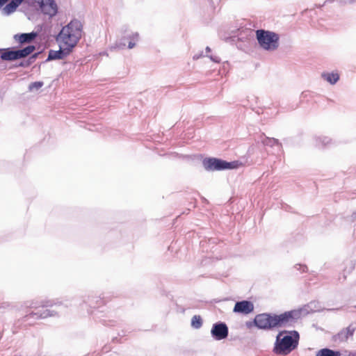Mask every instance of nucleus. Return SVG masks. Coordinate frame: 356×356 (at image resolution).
I'll return each mask as SVG.
<instances>
[{
    "label": "nucleus",
    "mask_w": 356,
    "mask_h": 356,
    "mask_svg": "<svg viewBox=\"0 0 356 356\" xmlns=\"http://www.w3.org/2000/svg\"><path fill=\"white\" fill-rule=\"evenodd\" d=\"M139 38L140 35L137 31L124 26L118 31L114 47L118 49H132L137 46Z\"/></svg>",
    "instance_id": "7ed1b4c3"
},
{
    "label": "nucleus",
    "mask_w": 356,
    "mask_h": 356,
    "mask_svg": "<svg viewBox=\"0 0 356 356\" xmlns=\"http://www.w3.org/2000/svg\"><path fill=\"white\" fill-rule=\"evenodd\" d=\"M211 333L216 339L220 340L227 337L228 329L225 324L218 323L213 325Z\"/></svg>",
    "instance_id": "1a4fd4ad"
},
{
    "label": "nucleus",
    "mask_w": 356,
    "mask_h": 356,
    "mask_svg": "<svg viewBox=\"0 0 356 356\" xmlns=\"http://www.w3.org/2000/svg\"><path fill=\"white\" fill-rule=\"evenodd\" d=\"M316 356H340V353L327 348H323L320 350Z\"/></svg>",
    "instance_id": "2eb2a0df"
},
{
    "label": "nucleus",
    "mask_w": 356,
    "mask_h": 356,
    "mask_svg": "<svg viewBox=\"0 0 356 356\" xmlns=\"http://www.w3.org/2000/svg\"><path fill=\"white\" fill-rule=\"evenodd\" d=\"M306 314L303 309L293 310L279 316H270L266 314L257 315L254 318L255 325L262 329L270 328L275 326L283 325L291 319L299 318Z\"/></svg>",
    "instance_id": "f03ea898"
},
{
    "label": "nucleus",
    "mask_w": 356,
    "mask_h": 356,
    "mask_svg": "<svg viewBox=\"0 0 356 356\" xmlns=\"http://www.w3.org/2000/svg\"><path fill=\"white\" fill-rule=\"evenodd\" d=\"M298 339L299 334L296 331L280 332L276 339L275 352L288 354L296 347Z\"/></svg>",
    "instance_id": "20e7f679"
},
{
    "label": "nucleus",
    "mask_w": 356,
    "mask_h": 356,
    "mask_svg": "<svg viewBox=\"0 0 356 356\" xmlns=\"http://www.w3.org/2000/svg\"><path fill=\"white\" fill-rule=\"evenodd\" d=\"M191 325L195 328H199L202 325V320L200 316H194L191 321Z\"/></svg>",
    "instance_id": "f3484780"
},
{
    "label": "nucleus",
    "mask_w": 356,
    "mask_h": 356,
    "mask_svg": "<svg viewBox=\"0 0 356 356\" xmlns=\"http://www.w3.org/2000/svg\"><path fill=\"white\" fill-rule=\"evenodd\" d=\"M56 314L50 312L49 310H47L45 313L43 315L44 318L48 317V316H54Z\"/></svg>",
    "instance_id": "a211bd4d"
},
{
    "label": "nucleus",
    "mask_w": 356,
    "mask_h": 356,
    "mask_svg": "<svg viewBox=\"0 0 356 356\" xmlns=\"http://www.w3.org/2000/svg\"><path fill=\"white\" fill-rule=\"evenodd\" d=\"M35 36L36 34L35 33H22L20 35H15L14 38L19 42L24 43L31 41Z\"/></svg>",
    "instance_id": "4468645a"
},
{
    "label": "nucleus",
    "mask_w": 356,
    "mask_h": 356,
    "mask_svg": "<svg viewBox=\"0 0 356 356\" xmlns=\"http://www.w3.org/2000/svg\"><path fill=\"white\" fill-rule=\"evenodd\" d=\"M83 33V24L76 19H72L64 26L57 37L58 44H61L71 51L77 44Z\"/></svg>",
    "instance_id": "f257e3e1"
},
{
    "label": "nucleus",
    "mask_w": 356,
    "mask_h": 356,
    "mask_svg": "<svg viewBox=\"0 0 356 356\" xmlns=\"http://www.w3.org/2000/svg\"><path fill=\"white\" fill-rule=\"evenodd\" d=\"M348 356H354V355H353V354H352V353H350V354L348 355Z\"/></svg>",
    "instance_id": "4be33fe9"
},
{
    "label": "nucleus",
    "mask_w": 356,
    "mask_h": 356,
    "mask_svg": "<svg viewBox=\"0 0 356 356\" xmlns=\"http://www.w3.org/2000/svg\"><path fill=\"white\" fill-rule=\"evenodd\" d=\"M8 0H0V8L2 7Z\"/></svg>",
    "instance_id": "6ab92c4d"
},
{
    "label": "nucleus",
    "mask_w": 356,
    "mask_h": 356,
    "mask_svg": "<svg viewBox=\"0 0 356 356\" xmlns=\"http://www.w3.org/2000/svg\"><path fill=\"white\" fill-rule=\"evenodd\" d=\"M322 78L330 83V84H334L337 82L339 79V75L337 72H323L321 74Z\"/></svg>",
    "instance_id": "ddd939ff"
},
{
    "label": "nucleus",
    "mask_w": 356,
    "mask_h": 356,
    "mask_svg": "<svg viewBox=\"0 0 356 356\" xmlns=\"http://www.w3.org/2000/svg\"><path fill=\"white\" fill-rule=\"evenodd\" d=\"M59 49L58 51H50L48 60L62 59L68 56L72 51L68 48L64 47L61 44H58Z\"/></svg>",
    "instance_id": "9d476101"
},
{
    "label": "nucleus",
    "mask_w": 356,
    "mask_h": 356,
    "mask_svg": "<svg viewBox=\"0 0 356 356\" xmlns=\"http://www.w3.org/2000/svg\"><path fill=\"white\" fill-rule=\"evenodd\" d=\"M34 49L35 47L33 46H28L23 49L16 51L6 49L1 53V58L5 60H17L26 57L31 54Z\"/></svg>",
    "instance_id": "6e6552de"
},
{
    "label": "nucleus",
    "mask_w": 356,
    "mask_h": 356,
    "mask_svg": "<svg viewBox=\"0 0 356 356\" xmlns=\"http://www.w3.org/2000/svg\"><path fill=\"white\" fill-rule=\"evenodd\" d=\"M24 0H12L8 4L1 9V13L4 15H9L14 13L17 7L21 5Z\"/></svg>",
    "instance_id": "f8f14e48"
},
{
    "label": "nucleus",
    "mask_w": 356,
    "mask_h": 356,
    "mask_svg": "<svg viewBox=\"0 0 356 356\" xmlns=\"http://www.w3.org/2000/svg\"><path fill=\"white\" fill-rule=\"evenodd\" d=\"M206 50H207V52H209L211 49H210V48L209 47H207L206 48Z\"/></svg>",
    "instance_id": "aec40b11"
},
{
    "label": "nucleus",
    "mask_w": 356,
    "mask_h": 356,
    "mask_svg": "<svg viewBox=\"0 0 356 356\" xmlns=\"http://www.w3.org/2000/svg\"><path fill=\"white\" fill-rule=\"evenodd\" d=\"M254 309L253 304L249 301L243 300L236 303L234 312L243 314H249Z\"/></svg>",
    "instance_id": "9b49d317"
},
{
    "label": "nucleus",
    "mask_w": 356,
    "mask_h": 356,
    "mask_svg": "<svg viewBox=\"0 0 356 356\" xmlns=\"http://www.w3.org/2000/svg\"><path fill=\"white\" fill-rule=\"evenodd\" d=\"M256 37L259 46L267 51H274L279 45V36L274 32L263 29L256 31Z\"/></svg>",
    "instance_id": "39448f33"
},
{
    "label": "nucleus",
    "mask_w": 356,
    "mask_h": 356,
    "mask_svg": "<svg viewBox=\"0 0 356 356\" xmlns=\"http://www.w3.org/2000/svg\"><path fill=\"white\" fill-rule=\"evenodd\" d=\"M202 165L204 168L208 171L230 169L236 167L234 163H227L216 159H205L202 161Z\"/></svg>",
    "instance_id": "0eeeda50"
},
{
    "label": "nucleus",
    "mask_w": 356,
    "mask_h": 356,
    "mask_svg": "<svg viewBox=\"0 0 356 356\" xmlns=\"http://www.w3.org/2000/svg\"><path fill=\"white\" fill-rule=\"evenodd\" d=\"M273 142L275 143H278L277 140H275V139L273 140Z\"/></svg>",
    "instance_id": "412c9836"
},
{
    "label": "nucleus",
    "mask_w": 356,
    "mask_h": 356,
    "mask_svg": "<svg viewBox=\"0 0 356 356\" xmlns=\"http://www.w3.org/2000/svg\"><path fill=\"white\" fill-rule=\"evenodd\" d=\"M29 3L49 18L55 17L58 7L55 0H28Z\"/></svg>",
    "instance_id": "423d86ee"
},
{
    "label": "nucleus",
    "mask_w": 356,
    "mask_h": 356,
    "mask_svg": "<svg viewBox=\"0 0 356 356\" xmlns=\"http://www.w3.org/2000/svg\"><path fill=\"white\" fill-rule=\"evenodd\" d=\"M43 86L44 83L42 81H35L29 84V90L31 92H37Z\"/></svg>",
    "instance_id": "dca6fc26"
}]
</instances>
